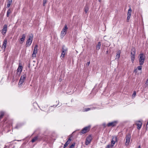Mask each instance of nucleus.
Returning <instances> with one entry per match:
<instances>
[{"label":"nucleus","mask_w":148,"mask_h":148,"mask_svg":"<svg viewBox=\"0 0 148 148\" xmlns=\"http://www.w3.org/2000/svg\"><path fill=\"white\" fill-rule=\"evenodd\" d=\"M46 138V135L42 134L41 136L39 135L34 137L32 140V142L34 143L37 140H45Z\"/></svg>","instance_id":"obj_1"},{"label":"nucleus","mask_w":148,"mask_h":148,"mask_svg":"<svg viewBox=\"0 0 148 148\" xmlns=\"http://www.w3.org/2000/svg\"><path fill=\"white\" fill-rule=\"evenodd\" d=\"M26 77V74H24L21 76L18 83V86L19 87H20L22 86Z\"/></svg>","instance_id":"obj_2"},{"label":"nucleus","mask_w":148,"mask_h":148,"mask_svg":"<svg viewBox=\"0 0 148 148\" xmlns=\"http://www.w3.org/2000/svg\"><path fill=\"white\" fill-rule=\"evenodd\" d=\"M145 56L143 53H140L139 56V64L140 66H142L144 62Z\"/></svg>","instance_id":"obj_3"},{"label":"nucleus","mask_w":148,"mask_h":148,"mask_svg":"<svg viewBox=\"0 0 148 148\" xmlns=\"http://www.w3.org/2000/svg\"><path fill=\"white\" fill-rule=\"evenodd\" d=\"M131 51H132L131 53L130 57L131 60L132 62L133 63L135 58L136 50L134 48H133L132 49Z\"/></svg>","instance_id":"obj_4"},{"label":"nucleus","mask_w":148,"mask_h":148,"mask_svg":"<svg viewBox=\"0 0 148 148\" xmlns=\"http://www.w3.org/2000/svg\"><path fill=\"white\" fill-rule=\"evenodd\" d=\"M33 36L32 35V36H29V38L26 41V47H29L30 46L33 40Z\"/></svg>","instance_id":"obj_5"},{"label":"nucleus","mask_w":148,"mask_h":148,"mask_svg":"<svg viewBox=\"0 0 148 148\" xmlns=\"http://www.w3.org/2000/svg\"><path fill=\"white\" fill-rule=\"evenodd\" d=\"M23 67L22 65H21V64H19L18 66L17 69L16 75L19 77L22 71Z\"/></svg>","instance_id":"obj_6"},{"label":"nucleus","mask_w":148,"mask_h":148,"mask_svg":"<svg viewBox=\"0 0 148 148\" xmlns=\"http://www.w3.org/2000/svg\"><path fill=\"white\" fill-rule=\"evenodd\" d=\"M131 138V134L130 133H129L126 135L125 137L126 140L125 142V145L126 146H128L129 145L130 141Z\"/></svg>","instance_id":"obj_7"},{"label":"nucleus","mask_w":148,"mask_h":148,"mask_svg":"<svg viewBox=\"0 0 148 148\" xmlns=\"http://www.w3.org/2000/svg\"><path fill=\"white\" fill-rule=\"evenodd\" d=\"M62 51L61 54V57L64 58L65 53L67 52V48L65 47L64 45H63L62 47Z\"/></svg>","instance_id":"obj_8"},{"label":"nucleus","mask_w":148,"mask_h":148,"mask_svg":"<svg viewBox=\"0 0 148 148\" xmlns=\"http://www.w3.org/2000/svg\"><path fill=\"white\" fill-rule=\"evenodd\" d=\"M68 27L66 25H65L64 28L62 30L61 33V35L63 37L64 36L66 33L67 30L68 29Z\"/></svg>","instance_id":"obj_9"},{"label":"nucleus","mask_w":148,"mask_h":148,"mask_svg":"<svg viewBox=\"0 0 148 148\" xmlns=\"http://www.w3.org/2000/svg\"><path fill=\"white\" fill-rule=\"evenodd\" d=\"M92 138L91 135H89L86 138L85 142V145H88L91 142Z\"/></svg>","instance_id":"obj_10"},{"label":"nucleus","mask_w":148,"mask_h":148,"mask_svg":"<svg viewBox=\"0 0 148 148\" xmlns=\"http://www.w3.org/2000/svg\"><path fill=\"white\" fill-rule=\"evenodd\" d=\"M117 141V137L115 136H113L111 141V144L110 146L111 147H113L115 144L116 142Z\"/></svg>","instance_id":"obj_11"},{"label":"nucleus","mask_w":148,"mask_h":148,"mask_svg":"<svg viewBox=\"0 0 148 148\" xmlns=\"http://www.w3.org/2000/svg\"><path fill=\"white\" fill-rule=\"evenodd\" d=\"M90 129V126H86L81 131L82 134H84L88 132Z\"/></svg>","instance_id":"obj_12"},{"label":"nucleus","mask_w":148,"mask_h":148,"mask_svg":"<svg viewBox=\"0 0 148 148\" xmlns=\"http://www.w3.org/2000/svg\"><path fill=\"white\" fill-rule=\"evenodd\" d=\"M7 30V25L5 24L1 31V33L3 35H5L6 33Z\"/></svg>","instance_id":"obj_13"},{"label":"nucleus","mask_w":148,"mask_h":148,"mask_svg":"<svg viewBox=\"0 0 148 148\" xmlns=\"http://www.w3.org/2000/svg\"><path fill=\"white\" fill-rule=\"evenodd\" d=\"M117 123H118V122L117 121H114L108 123L107 124V126L108 127H114L116 125Z\"/></svg>","instance_id":"obj_14"},{"label":"nucleus","mask_w":148,"mask_h":148,"mask_svg":"<svg viewBox=\"0 0 148 148\" xmlns=\"http://www.w3.org/2000/svg\"><path fill=\"white\" fill-rule=\"evenodd\" d=\"M135 124L137 126V129L138 130H140L142 126V122L140 121H137L136 122Z\"/></svg>","instance_id":"obj_15"},{"label":"nucleus","mask_w":148,"mask_h":148,"mask_svg":"<svg viewBox=\"0 0 148 148\" xmlns=\"http://www.w3.org/2000/svg\"><path fill=\"white\" fill-rule=\"evenodd\" d=\"M37 46L36 45L34 47L33 53L32 55V57H36V54L37 53Z\"/></svg>","instance_id":"obj_16"},{"label":"nucleus","mask_w":148,"mask_h":148,"mask_svg":"<svg viewBox=\"0 0 148 148\" xmlns=\"http://www.w3.org/2000/svg\"><path fill=\"white\" fill-rule=\"evenodd\" d=\"M56 103H57V104L56 105H53V106H51L49 108V110H48L49 112H50V111H52L54 109H53V107H56L58 106V104H59V101L58 100V101H56Z\"/></svg>","instance_id":"obj_17"},{"label":"nucleus","mask_w":148,"mask_h":148,"mask_svg":"<svg viewBox=\"0 0 148 148\" xmlns=\"http://www.w3.org/2000/svg\"><path fill=\"white\" fill-rule=\"evenodd\" d=\"M25 37L26 36L24 34H23L22 35V38L20 39L19 40V42L20 44H23L25 40Z\"/></svg>","instance_id":"obj_18"},{"label":"nucleus","mask_w":148,"mask_h":148,"mask_svg":"<svg viewBox=\"0 0 148 148\" xmlns=\"http://www.w3.org/2000/svg\"><path fill=\"white\" fill-rule=\"evenodd\" d=\"M71 140V139L70 138H69L67 141L66 142L65 144H64V148H65L70 143V141Z\"/></svg>","instance_id":"obj_19"},{"label":"nucleus","mask_w":148,"mask_h":148,"mask_svg":"<svg viewBox=\"0 0 148 148\" xmlns=\"http://www.w3.org/2000/svg\"><path fill=\"white\" fill-rule=\"evenodd\" d=\"M7 40L6 38H5L3 41V43L2 45L3 47H4V49L6 48V46L7 45Z\"/></svg>","instance_id":"obj_20"},{"label":"nucleus","mask_w":148,"mask_h":148,"mask_svg":"<svg viewBox=\"0 0 148 148\" xmlns=\"http://www.w3.org/2000/svg\"><path fill=\"white\" fill-rule=\"evenodd\" d=\"M12 12V10L10 8L8 9L7 12L6 16L7 17L9 16L10 14Z\"/></svg>","instance_id":"obj_21"},{"label":"nucleus","mask_w":148,"mask_h":148,"mask_svg":"<svg viewBox=\"0 0 148 148\" xmlns=\"http://www.w3.org/2000/svg\"><path fill=\"white\" fill-rule=\"evenodd\" d=\"M101 45V42H98L97 45L96 46V50H98L100 49Z\"/></svg>","instance_id":"obj_22"},{"label":"nucleus","mask_w":148,"mask_h":148,"mask_svg":"<svg viewBox=\"0 0 148 148\" xmlns=\"http://www.w3.org/2000/svg\"><path fill=\"white\" fill-rule=\"evenodd\" d=\"M89 10L88 6L87 5H86L84 8V11L86 14H87Z\"/></svg>","instance_id":"obj_23"},{"label":"nucleus","mask_w":148,"mask_h":148,"mask_svg":"<svg viewBox=\"0 0 148 148\" xmlns=\"http://www.w3.org/2000/svg\"><path fill=\"white\" fill-rule=\"evenodd\" d=\"M12 2V0H8V4H7V8H8L10 6V5L11 4Z\"/></svg>","instance_id":"obj_24"},{"label":"nucleus","mask_w":148,"mask_h":148,"mask_svg":"<svg viewBox=\"0 0 148 148\" xmlns=\"http://www.w3.org/2000/svg\"><path fill=\"white\" fill-rule=\"evenodd\" d=\"M121 53V51H120V50H119L118 51L117 53H116V58H115V59H119V58H120V54Z\"/></svg>","instance_id":"obj_25"},{"label":"nucleus","mask_w":148,"mask_h":148,"mask_svg":"<svg viewBox=\"0 0 148 148\" xmlns=\"http://www.w3.org/2000/svg\"><path fill=\"white\" fill-rule=\"evenodd\" d=\"M132 12V9L130 7L127 12V16H131Z\"/></svg>","instance_id":"obj_26"},{"label":"nucleus","mask_w":148,"mask_h":148,"mask_svg":"<svg viewBox=\"0 0 148 148\" xmlns=\"http://www.w3.org/2000/svg\"><path fill=\"white\" fill-rule=\"evenodd\" d=\"M22 124L21 123H18L16 125L15 127V128L16 129H18L22 125Z\"/></svg>","instance_id":"obj_27"},{"label":"nucleus","mask_w":148,"mask_h":148,"mask_svg":"<svg viewBox=\"0 0 148 148\" xmlns=\"http://www.w3.org/2000/svg\"><path fill=\"white\" fill-rule=\"evenodd\" d=\"M93 109H95V108H86L84 109V111H85L87 112V111L90 110H93Z\"/></svg>","instance_id":"obj_28"},{"label":"nucleus","mask_w":148,"mask_h":148,"mask_svg":"<svg viewBox=\"0 0 148 148\" xmlns=\"http://www.w3.org/2000/svg\"><path fill=\"white\" fill-rule=\"evenodd\" d=\"M4 114V112H0V119L2 118Z\"/></svg>","instance_id":"obj_29"},{"label":"nucleus","mask_w":148,"mask_h":148,"mask_svg":"<svg viewBox=\"0 0 148 148\" xmlns=\"http://www.w3.org/2000/svg\"><path fill=\"white\" fill-rule=\"evenodd\" d=\"M75 145V143H73L72 145L70 146L69 148H74Z\"/></svg>","instance_id":"obj_30"},{"label":"nucleus","mask_w":148,"mask_h":148,"mask_svg":"<svg viewBox=\"0 0 148 148\" xmlns=\"http://www.w3.org/2000/svg\"><path fill=\"white\" fill-rule=\"evenodd\" d=\"M145 86L146 87L148 86V79H147L146 80V82L145 84Z\"/></svg>","instance_id":"obj_31"},{"label":"nucleus","mask_w":148,"mask_h":148,"mask_svg":"<svg viewBox=\"0 0 148 148\" xmlns=\"http://www.w3.org/2000/svg\"><path fill=\"white\" fill-rule=\"evenodd\" d=\"M142 66H138L137 67V70L138 69V70H140L141 71L142 69Z\"/></svg>","instance_id":"obj_32"},{"label":"nucleus","mask_w":148,"mask_h":148,"mask_svg":"<svg viewBox=\"0 0 148 148\" xmlns=\"http://www.w3.org/2000/svg\"><path fill=\"white\" fill-rule=\"evenodd\" d=\"M130 17V16H127V22H129Z\"/></svg>","instance_id":"obj_33"},{"label":"nucleus","mask_w":148,"mask_h":148,"mask_svg":"<svg viewBox=\"0 0 148 148\" xmlns=\"http://www.w3.org/2000/svg\"><path fill=\"white\" fill-rule=\"evenodd\" d=\"M46 3V0H43V5L45 6Z\"/></svg>","instance_id":"obj_34"},{"label":"nucleus","mask_w":148,"mask_h":148,"mask_svg":"<svg viewBox=\"0 0 148 148\" xmlns=\"http://www.w3.org/2000/svg\"><path fill=\"white\" fill-rule=\"evenodd\" d=\"M136 91H134L133 92V96H134L135 97V96L136 95Z\"/></svg>","instance_id":"obj_35"},{"label":"nucleus","mask_w":148,"mask_h":148,"mask_svg":"<svg viewBox=\"0 0 148 148\" xmlns=\"http://www.w3.org/2000/svg\"><path fill=\"white\" fill-rule=\"evenodd\" d=\"M33 104L34 106H38V104L37 103H33Z\"/></svg>","instance_id":"obj_36"},{"label":"nucleus","mask_w":148,"mask_h":148,"mask_svg":"<svg viewBox=\"0 0 148 148\" xmlns=\"http://www.w3.org/2000/svg\"><path fill=\"white\" fill-rule=\"evenodd\" d=\"M137 69H135L134 70V72L135 73H136L137 72Z\"/></svg>","instance_id":"obj_37"},{"label":"nucleus","mask_w":148,"mask_h":148,"mask_svg":"<svg viewBox=\"0 0 148 148\" xmlns=\"http://www.w3.org/2000/svg\"><path fill=\"white\" fill-rule=\"evenodd\" d=\"M103 125L104 126V127L105 128L106 127V125L105 123H103Z\"/></svg>","instance_id":"obj_38"},{"label":"nucleus","mask_w":148,"mask_h":148,"mask_svg":"<svg viewBox=\"0 0 148 148\" xmlns=\"http://www.w3.org/2000/svg\"><path fill=\"white\" fill-rule=\"evenodd\" d=\"M110 145H108L106 146V148H110Z\"/></svg>","instance_id":"obj_39"},{"label":"nucleus","mask_w":148,"mask_h":148,"mask_svg":"<svg viewBox=\"0 0 148 148\" xmlns=\"http://www.w3.org/2000/svg\"><path fill=\"white\" fill-rule=\"evenodd\" d=\"M90 64V62H87V65H88V66L89 65V64Z\"/></svg>","instance_id":"obj_40"},{"label":"nucleus","mask_w":148,"mask_h":148,"mask_svg":"<svg viewBox=\"0 0 148 148\" xmlns=\"http://www.w3.org/2000/svg\"><path fill=\"white\" fill-rule=\"evenodd\" d=\"M100 2H101V0H98Z\"/></svg>","instance_id":"obj_41"},{"label":"nucleus","mask_w":148,"mask_h":148,"mask_svg":"<svg viewBox=\"0 0 148 148\" xmlns=\"http://www.w3.org/2000/svg\"><path fill=\"white\" fill-rule=\"evenodd\" d=\"M138 148H140V145H139V146L138 147Z\"/></svg>","instance_id":"obj_42"},{"label":"nucleus","mask_w":148,"mask_h":148,"mask_svg":"<svg viewBox=\"0 0 148 148\" xmlns=\"http://www.w3.org/2000/svg\"><path fill=\"white\" fill-rule=\"evenodd\" d=\"M106 53H108V51H107L106 52Z\"/></svg>","instance_id":"obj_43"},{"label":"nucleus","mask_w":148,"mask_h":148,"mask_svg":"<svg viewBox=\"0 0 148 148\" xmlns=\"http://www.w3.org/2000/svg\"><path fill=\"white\" fill-rule=\"evenodd\" d=\"M62 146H60V147L59 148H61Z\"/></svg>","instance_id":"obj_44"},{"label":"nucleus","mask_w":148,"mask_h":148,"mask_svg":"<svg viewBox=\"0 0 148 148\" xmlns=\"http://www.w3.org/2000/svg\"><path fill=\"white\" fill-rule=\"evenodd\" d=\"M17 141H21V140H18Z\"/></svg>","instance_id":"obj_45"}]
</instances>
